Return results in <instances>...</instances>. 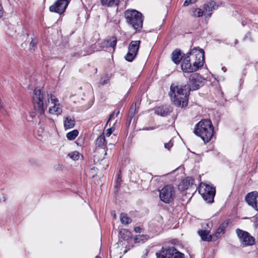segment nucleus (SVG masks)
Returning a JSON list of instances; mask_svg holds the SVG:
<instances>
[{
  "label": "nucleus",
  "mask_w": 258,
  "mask_h": 258,
  "mask_svg": "<svg viewBox=\"0 0 258 258\" xmlns=\"http://www.w3.org/2000/svg\"><path fill=\"white\" fill-rule=\"evenodd\" d=\"M202 83V78L198 74H192L188 77L187 85L170 87L169 95L173 104L184 107L187 105L188 96L190 91L198 90Z\"/></svg>",
  "instance_id": "nucleus-1"
},
{
  "label": "nucleus",
  "mask_w": 258,
  "mask_h": 258,
  "mask_svg": "<svg viewBox=\"0 0 258 258\" xmlns=\"http://www.w3.org/2000/svg\"><path fill=\"white\" fill-rule=\"evenodd\" d=\"M204 51L193 48L183 58L181 67L183 72L191 73L198 71L204 63Z\"/></svg>",
  "instance_id": "nucleus-2"
},
{
  "label": "nucleus",
  "mask_w": 258,
  "mask_h": 258,
  "mask_svg": "<svg viewBox=\"0 0 258 258\" xmlns=\"http://www.w3.org/2000/svg\"><path fill=\"white\" fill-rule=\"evenodd\" d=\"M194 133L200 137L204 143L211 140L214 134V127L210 119H202L195 126Z\"/></svg>",
  "instance_id": "nucleus-3"
},
{
  "label": "nucleus",
  "mask_w": 258,
  "mask_h": 258,
  "mask_svg": "<svg viewBox=\"0 0 258 258\" xmlns=\"http://www.w3.org/2000/svg\"><path fill=\"white\" fill-rule=\"evenodd\" d=\"M127 23L136 31H140L143 27L142 14L136 10H127L124 13Z\"/></svg>",
  "instance_id": "nucleus-4"
},
{
  "label": "nucleus",
  "mask_w": 258,
  "mask_h": 258,
  "mask_svg": "<svg viewBox=\"0 0 258 258\" xmlns=\"http://www.w3.org/2000/svg\"><path fill=\"white\" fill-rule=\"evenodd\" d=\"M199 192L204 201L209 203L213 202L216 192L215 187L206 183H201L199 187Z\"/></svg>",
  "instance_id": "nucleus-5"
},
{
  "label": "nucleus",
  "mask_w": 258,
  "mask_h": 258,
  "mask_svg": "<svg viewBox=\"0 0 258 258\" xmlns=\"http://www.w3.org/2000/svg\"><path fill=\"white\" fill-rule=\"evenodd\" d=\"M43 100V94L41 90L35 88L33 96V103L34 109L40 115L43 114L45 110Z\"/></svg>",
  "instance_id": "nucleus-6"
},
{
  "label": "nucleus",
  "mask_w": 258,
  "mask_h": 258,
  "mask_svg": "<svg viewBox=\"0 0 258 258\" xmlns=\"http://www.w3.org/2000/svg\"><path fill=\"white\" fill-rule=\"evenodd\" d=\"M174 195V187L170 185H166L159 190L160 199L165 203H169L172 201Z\"/></svg>",
  "instance_id": "nucleus-7"
},
{
  "label": "nucleus",
  "mask_w": 258,
  "mask_h": 258,
  "mask_svg": "<svg viewBox=\"0 0 258 258\" xmlns=\"http://www.w3.org/2000/svg\"><path fill=\"white\" fill-rule=\"evenodd\" d=\"M140 41H132L128 47L127 53L124 58L126 60L131 62L136 57L138 54V52L140 47Z\"/></svg>",
  "instance_id": "nucleus-8"
},
{
  "label": "nucleus",
  "mask_w": 258,
  "mask_h": 258,
  "mask_svg": "<svg viewBox=\"0 0 258 258\" xmlns=\"http://www.w3.org/2000/svg\"><path fill=\"white\" fill-rule=\"evenodd\" d=\"M48 101L53 105L49 108V112L52 114L58 115L62 112V105L59 103V100L52 94L48 95Z\"/></svg>",
  "instance_id": "nucleus-9"
},
{
  "label": "nucleus",
  "mask_w": 258,
  "mask_h": 258,
  "mask_svg": "<svg viewBox=\"0 0 258 258\" xmlns=\"http://www.w3.org/2000/svg\"><path fill=\"white\" fill-rule=\"evenodd\" d=\"M236 233L240 239V242L244 245H252L254 244L255 239L247 232L239 229L236 230Z\"/></svg>",
  "instance_id": "nucleus-10"
},
{
  "label": "nucleus",
  "mask_w": 258,
  "mask_h": 258,
  "mask_svg": "<svg viewBox=\"0 0 258 258\" xmlns=\"http://www.w3.org/2000/svg\"><path fill=\"white\" fill-rule=\"evenodd\" d=\"M68 4V0H57L49 7V10L52 12L61 14L65 11Z\"/></svg>",
  "instance_id": "nucleus-11"
},
{
  "label": "nucleus",
  "mask_w": 258,
  "mask_h": 258,
  "mask_svg": "<svg viewBox=\"0 0 258 258\" xmlns=\"http://www.w3.org/2000/svg\"><path fill=\"white\" fill-rule=\"evenodd\" d=\"M245 200L249 206L258 211V192L252 191L248 194L245 197Z\"/></svg>",
  "instance_id": "nucleus-12"
},
{
  "label": "nucleus",
  "mask_w": 258,
  "mask_h": 258,
  "mask_svg": "<svg viewBox=\"0 0 258 258\" xmlns=\"http://www.w3.org/2000/svg\"><path fill=\"white\" fill-rule=\"evenodd\" d=\"M117 43V38L116 37L112 36L110 38H108L103 42L99 44L100 48L97 49V51H100L102 49L104 48H108L109 47H111L113 48V50H115V47L116 46Z\"/></svg>",
  "instance_id": "nucleus-13"
},
{
  "label": "nucleus",
  "mask_w": 258,
  "mask_h": 258,
  "mask_svg": "<svg viewBox=\"0 0 258 258\" xmlns=\"http://www.w3.org/2000/svg\"><path fill=\"white\" fill-rule=\"evenodd\" d=\"M155 113L158 115L165 116L172 112V108L169 105H161L155 107Z\"/></svg>",
  "instance_id": "nucleus-14"
},
{
  "label": "nucleus",
  "mask_w": 258,
  "mask_h": 258,
  "mask_svg": "<svg viewBox=\"0 0 258 258\" xmlns=\"http://www.w3.org/2000/svg\"><path fill=\"white\" fill-rule=\"evenodd\" d=\"M228 221H225L221 224L220 227L217 229L215 233L213 234V237H215L216 239L218 238L221 237L224 234L226 228L228 225Z\"/></svg>",
  "instance_id": "nucleus-15"
},
{
  "label": "nucleus",
  "mask_w": 258,
  "mask_h": 258,
  "mask_svg": "<svg viewBox=\"0 0 258 258\" xmlns=\"http://www.w3.org/2000/svg\"><path fill=\"white\" fill-rule=\"evenodd\" d=\"M209 233L210 231L206 230H199L198 232L199 235L203 241H210L212 239L214 240H216L215 237H213V235H210Z\"/></svg>",
  "instance_id": "nucleus-16"
},
{
  "label": "nucleus",
  "mask_w": 258,
  "mask_h": 258,
  "mask_svg": "<svg viewBox=\"0 0 258 258\" xmlns=\"http://www.w3.org/2000/svg\"><path fill=\"white\" fill-rule=\"evenodd\" d=\"M156 255L157 258H171L170 247L162 248L159 252H156Z\"/></svg>",
  "instance_id": "nucleus-17"
},
{
  "label": "nucleus",
  "mask_w": 258,
  "mask_h": 258,
  "mask_svg": "<svg viewBox=\"0 0 258 258\" xmlns=\"http://www.w3.org/2000/svg\"><path fill=\"white\" fill-rule=\"evenodd\" d=\"M182 58V54L180 50L176 49L172 53V60L176 64H178Z\"/></svg>",
  "instance_id": "nucleus-18"
},
{
  "label": "nucleus",
  "mask_w": 258,
  "mask_h": 258,
  "mask_svg": "<svg viewBox=\"0 0 258 258\" xmlns=\"http://www.w3.org/2000/svg\"><path fill=\"white\" fill-rule=\"evenodd\" d=\"M217 7L218 6L216 5V2L213 1H210L207 2L204 5V9L206 12H211L213 10H215L217 8Z\"/></svg>",
  "instance_id": "nucleus-19"
},
{
  "label": "nucleus",
  "mask_w": 258,
  "mask_h": 258,
  "mask_svg": "<svg viewBox=\"0 0 258 258\" xmlns=\"http://www.w3.org/2000/svg\"><path fill=\"white\" fill-rule=\"evenodd\" d=\"M75 121L74 118H72L69 116L65 118L64 120L63 125L66 130L70 129L75 126Z\"/></svg>",
  "instance_id": "nucleus-20"
},
{
  "label": "nucleus",
  "mask_w": 258,
  "mask_h": 258,
  "mask_svg": "<svg viewBox=\"0 0 258 258\" xmlns=\"http://www.w3.org/2000/svg\"><path fill=\"white\" fill-rule=\"evenodd\" d=\"M120 0H100L101 5L104 7L117 6Z\"/></svg>",
  "instance_id": "nucleus-21"
},
{
  "label": "nucleus",
  "mask_w": 258,
  "mask_h": 258,
  "mask_svg": "<svg viewBox=\"0 0 258 258\" xmlns=\"http://www.w3.org/2000/svg\"><path fill=\"white\" fill-rule=\"evenodd\" d=\"M171 258H184V254L178 251L175 247H170Z\"/></svg>",
  "instance_id": "nucleus-22"
},
{
  "label": "nucleus",
  "mask_w": 258,
  "mask_h": 258,
  "mask_svg": "<svg viewBox=\"0 0 258 258\" xmlns=\"http://www.w3.org/2000/svg\"><path fill=\"white\" fill-rule=\"evenodd\" d=\"M78 130H74L67 133L66 137L69 140H73L78 136Z\"/></svg>",
  "instance_id": "nucleus-23"
},
{
  "label": "nucleus",
  "mask_w": 258,
  "mask_h": 258,
  "mask_svg": "<svg viewBox=\"0 0 258 258\" xmlns=\"http://www.w3.org/2000/svg\"><path fill=\"white\" fill-rule=\"evenodd\" d=\"M120 220L122 223L125 224H128L132 221V220L127 217V215L124 213H121L120 214Z\"/></svg>",
  "instance_id": "nucleus-24"
},
{
  "label": "nucleus",
  "mask_w": 258,
  "mask_h": 258,
  "mask_svg": "<svg viewBox=\"0 0 258 258\" xmlns=\"http://www.w3.org/2000/svg\"><path fill=\"white\" fill-rule=\"evenodd\" d=\"M105 142V136L103 134L99 136L96 140V145L98 147H102Z\"/></svg>",
  "instance_id": "nucleus-25"
},
{
  "label": "nucleus",
  "mask_w": 258,
  "mask_h": 258,
  "mask_svg": "<svg viewBox=\"0 0 258 258\" xmlns=\"http://www.w3.org/2000/svg\"><path fill=\"white\" fill-rule=\"evenodd\" d=\"M192 12V15L196 17H201L203 16L204 14L203 10L199 8L193 9Z\"/></svg>",
  "instance_id": "nucleus-26"
},
{
  "label": "nucleus",
  "mask_w": 258,
  "mask_h": 258,
  "mask_svg": "<svg viewBox=\"0 0 258 258\" xmlns=\"http://www.w3.org/2000/svg\"><path fill=\"white\" fill-rule=\"evenodd\" d=\"M147 239V237L144 235H139L134 238L135 243L144 242Z\"/></svg>",
  "instance_id": "nucleus-27"
},
{
  "label": "nucleus",
  "mask_w": 258,
  "mask_h": 258,
  "mask_svg": "<svg viewBox=\"0 0 258 258\" xmlns=\"http://www.w3.org/2000/svg\"><path fill=\"white\" fill-rule=\"evenodd\" d=\"M194 180L191 177H187L183 181V183L185 185L186 188H187V186L192 185L194 184Z\"/></svg>",
  "instance_id": "nucleus-28"
},
{
  "label": "nucleus",
  "mask_w": 258,
  "mask_h": 258,
  "mask_svg": "<svg viewBox=\"0 0 258 258\" xmlns=\"http://www.w3.org/2000/svg\"><path fill=\"white\" fill-rule=\"evenodd\" d=\"M121 233H122V238L125 240H128L131 237V234L128 230H124Z\"/></svg>",
  "instance_id": "nucleus-29"
},
{
  "label": "nucleus",
  "mask_w": 258,
  "mask_h": 258,
  "mask_svg": "<svg viewBox=\"0 0 258 258\" xmlns=\"http://www.w3.org/2000/svg\"><path fill=\"white\" fill-rule=\"evenodd\" d=\"M69 156L74 160H77L79 158V153L78 151H74L70 153Z\"/></svg>",
  "instance_id": "nucleus-30"
},
{
  "label": "nucleus",
  "mask_w": 258,
  "mask_h": 258,
  "mask_svg": "<svg viewBox=\"0 0 258 258\" xmlns=\"http://www.w3.org/2000/svg\"><path fill=\"white\" fill-rule=\"evenodd\" d=\"M109 82V78L108 77H105L104 78H102L100 80V84L101 85H104L107 84Z\"/></svg>",
  "instance_id": "nucleus-31"
},
{
  "label": "nucleus",
  "mask_w": 258,
  "mask_h": 258,
  "mask_svg": "<svg viewBox=\"0 0 258 258\" xmlns=\"http://www.w3.org/2000/svg\"><path fill=\"white\" fill-rule=\"evenodd\" d=\"M121 177L118 175L117 178L116 179V182H115V185L114 186V187L116 189V191H118V189H119L120 186V182H121Z\"/></svg>",
  "instance_id": "nucleus-32"
},
{
  "label": "nucleus",
  "mask_w": 258,
  "mask_h": 258,
  "mask_svg": "<svg viewBox=\"0 0 258 258\" xmlns=\"http://www.w3.org/2000/svg\"><path fill=\"white\" fill-rule=\"evenodd\" d=\"M36 44L37 41H36L34 39H33L30 43V48L31 49H34L36 46Z\"/></svg>",
  "instance_id": "nucleus-33"
},
{
  "label": "nucleus",
  "mask_w": 258,
  "mask_h": 258,
  "mask_svg": "<svg viewBox=\"0 0 258 258\" xmlns=\"http://www.w3.org/2000/svg\"><path fill=\"white\" fill-rule=\"evenodd\" d=\"M114 129L113 128H109L106 130V136L107 137H109L114 131Z\"/></svg>",
  "instance_id": "nucleus-34"
},
{
  "label": "nucleus",
  "mask_w": 258,
  "mask_h": 258,
  "mask_svg": "<svg viewBox=\"0 0 258 258\" xmlns=\"http://www.w3.org/2000/svg\"><path fill=\"white\" fill-rule=\"evenodd\" d=\"M172 146L173 143L171 141H169L167 143L164 144V147L168 150H169L172 147Z\"/></svg>",
  "instance_id": "nucleus-35"
},
{
  "label": "nucleus",
  "mask_w": 258,
  "mask_h": 258,
  "mask_svg": "<svg viewBox=\"0 0 258 258\" xmlns=\"http://www.w3.org/2000/svg\"><path fill=\"white\" fill-rule=\"evenodd\" d=\"M119 113V111H117L116 112L115 111H113L109 116V119H112V118L114 117V116L115 115L116 116H117L118 114Z\"/></svg>",
  "instance_id": "nucleus-36"
},
{
  "label": "nucleus",
  "mask_w": 258,
  "mask_h": 258,
  "mask_svg": "<svg viewBox=\"0 0 258 258\" xmlns=\"http://www.w3.org/2000/svg\"><path fill=\"white\" fill-rule=\"evenodd\" d=\"M4 14V9L2 6V5L0 4V18H2Z\"/></svg>",
  "instance_id": "nucleus-37"
},
{
  "label": "nucleus",
  "mask_w": 258,
  "mask_h": 258,
  "mask_svg": "<svg viewBox=\"0 0 258 258\" xmlns=\"http://www.w3.org/2000/svg\"><path fill=\"white\" fill-rule=\"evenodd\" d=\"M191 3V0H186L184 4H183V5L184 6H187L188 5H189V4Z\"/></svg>",
  "instance_id": "nucleus-38"
},
{
  "label": "nucleus",
  "mask_w": 258,
  "mask_h": 258,
  "mask_svg": "<svg viewBox=\"0 0 258 258\" xmlns=\"http://www.w3.org/2000/svg\"><path fill=\"white\" fill-rule=\"evenodd\" d=\"M48 120H49V123L51 124V125L52 127L54 126L55 124H54V122L53 120L52 119H50V118H49Z\"/></svg>",
  "instance_id": "nucleus-39"
},
{
  "label": "nucleus",
  "mask_w": 258,
  "mask_h": 258,
  "mask_svg": "<svg viewBox=\"0 0 258 258\" xmlns=\"http://www.w3.org/2000/svg\"><path fill=\"white\" fill-rule=\"evenodd\" d=\"M6 199H7V198H6V195H3V197H2V199H0V202H5V201H6Z\"/></svg>",
  "instance_id": "nucleus-40"
},
{
  "label": "nucleus",
  "mask_w": 258,
  "mask_h": 258,
  "mask_svg": "<svg viewBox=\"0 0 258 258\" xmlns=\"http://www.w3.org/2000/svg\"><path fill=\"white\" fill-rule=\"evenodd\" d=\"M4 108L3 104L1 98L0 97V111Z\"/></svg>",
  "instance_id": "nucleus-41"
},
{
  "label": "nucleus",
  "mask_w": 258,
  "mask_h": 258,
  "mask_svg": "<svg viewBox=\"0 0 258 258\" xmlns=\"http://www.w3.org/2000/svg\"><path fill=\"white\" fill-rule=\"evenodd\" d=\"M141 228L139 227H135L134 229V230L136 232H141Z\"/></svg>",
  "instance_id": "nucleus-42"
},
{
  "label": "nucleus",
  "mask_w": 258,
  "mask_h": 258,
  "mask_svg": "<svg viewBox=\"0 0 258 258\" xmlns=\"http://www.w3.org/2000/svg\"><path fill=\"white\" fill-rule=\"evenodd\" d=\"M133 109H134V108H133V107H132L131 108V109H130V113H131V116H133V115H134V112H133V113H132V112H131V110H133Z\"/></svg>",
  "instance_id": "nucleus-43"
},
{
  "label": "nucleus",
  "mask_w": 258,
  "mask_h": 258,
  "mask_svg": "<svg viewBox=\"0 0 258 258\" xmlns=\"http://www.w3.org/2000/svg\"><path fill=\"white\" fill-rule=\"evenodd\" d=\"M155 128H156L155 127H149V128H146V130H154Z\"/></svg>",
  "instance_id": "nucleus-44"
},
{
  "label": "nucleus",
  "mask_w": 258,
  "mask_h": 258,
  "mask_svg": "<svg viewBox=\"0 0 258 258\" xmlns=\"http://www.w3.org/2000/svg\"><path fill=\"white\" fill-rule=\"evenodd\" d=\"M111 215L113 216L114 218H116V214L114 211L111 212Z\"/></svg>",
  "instance_id": "nucleus-45"
},
{
  "label": "nucleus",
  "mask_w": 258,
  "mask_h": 258,
  "mask_svg": "<svg viewBox=\"0 0 258 258\" xmlns=\"http://www.w3.org/2000/svg\"><path fill=\"white\" fill-rule=\"evenodd\" d=\"M222 70H223L224 72H225V71H226V69H225V67L222 68Z\"/></svg>",
  "instance_id": "nucleus-46"
},
{
  "label": "nucleus",
  "mask_w": 258,
  "mask_h": 258,
  "mask_svg": "<svg viewBox=\"0 0 258 258\" xmlns=\"http://www.w3.org/2000/svg\"><path fill=\"white\" fill-rule=\"evenodd\" d=\"M211 14H212V13H209V14L208 15V16L209 17H211Z\"/></svg>",
  "instance_id": "nucleus-47"
},
{
  "label": "nucleus",
  "mask_w": 258,
  "mask_h": 258,
  "mask_svg": "<svg viewBox=\"0 0 258 258\" xmlns=\"http://www.w3.org/2000/svg\"><path fill=\"white\" fill-rule=\"evenodd\" d=\"M237 43H238V40H236L235 41V44H236Z\"/></svg>",
  "instance_id": "nucleus-48"
},
{
  "label": "nucleus",
  "mask_w": 258,
  "mask_h": 258,
  "mask_svg": "<svg viewBox=\"0 0 258 258\" xmlns=\"http://www.w3.org/2000/svg\"><path fill=\"white\" fill-rule=\"evenodd\" d=\"M96 258H101V257H99V256H96Z\"/></svg>",
  "instance_id": "nucleus-49"
}]
</instances>
